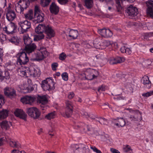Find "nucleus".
<instances>
[{
	"label": "nucleus",
	"instance_id": "obj_34",
	"mask_svg": "<svg viewBox=\"0 0 153 153\" xmlns=\"http://www.w3.org/2000/svg\"><path fill=\"white\" fill-rule=\"evenodd\" d=\"M78 35V32L76 30H71L69 32V36L72 37L73 39H76Z\"/></svg>",
	"mask_w": 153,
	"mask_h": 153
},
{
	"label": "nucleus",
	"instance_id": "obj_28",
	"mask_svg": "<svg viewBox=\"0 0 153 153\" xmlns=\"http://www.w3.org/2000/svg\"><path fill=\"white\" fill-rule=\"evenodd\" d=\"M101 49H104L106 48L111 45H112L110 41L108 40L101 41Z\"/></svg>",
	"mask_w": 153,
	"mask_h": 153
},
{
	"label": "nucleus",
	"instance_id": "obj_27",
	"mask_svg": "<svg viewBox=\"0 0 153 153\" xmlns=\"http://www.w3.org/2000/svg\"><path fill=\"white\" fill-rule=\"evenodd\" d=\"M26 68H19L18 69V72L19 74L21 76H23L25 75L27 76L28 74L27 71L26 70Z\"/></svg>",
	"mask_w": 153,
	"mask_h": 153
},
{
	"label": "nucleus",
	"instance_id": "obj_61",
	"mask_svg": "<svg viewBox=\"0 0 153 153\" xmlns=\"http://www.w3.org/2000/svg\"><path fill=\"white\" fill-rule=\"evenodd\" d=\"M110 150L113 153H120V152L118 150L113 148H111Z\"/></svg>",
	"mask_w": 153,
	"mask_h": 153
},
{
	"label": "nucleus",
	"instance_id": "obj_13",
	"mask_svg": "<svg viewBox=\"0 0 153 153\" xmlns=\"http://www.w3.org/2000/svg\"><path fill=\"white\" fill-rule=\"evenodd\" d=\"M27 72L28 75L33 77H35L40 75V70L38 68H27Z\"/></svg>",
	"mask_w": 153,
	"mask_h": 153
},
{
	"label": "nucleus",
	"instance_id": "obj_59",
	"mask_svg": "<svg viewBox=\"0 0 153 153\" xmlns=\"http://www.w3.org/2000/svg\"><path fill=\"white\" fill-rule=\"evenodd\" d=\"M82 114L84 117L88 118L89 117V114L85 111H82L81 113Z\"/></svg>",
	"mask_w": 153,
	"mask_h": 153
},
{
	"label": "nucleus",
	"instance_id": "obj_47",
	"mask_svg": "<svg viewBox=\"0 0 153 153\" xmlns=\"http://www.w3.org/2000/svg\"><path fill=\"white\" fill-rule=\"evenodd\" d=\"M62 79L65 81H66L68 79V75L66 72H64L62 74Z\"/></svg>",
	"mask_w": 153,
	"mask_h": 153
},
{
	"label": "nucleus",
	"instance_id": "obj_52",
	"mask_svg": "<svg viewBox=\"0 0 153 153\" xmlns=\"http://www.w3.org/2000/svg\"><path fill=\"white\" fill-rule=\"evenodd\" d=\"M66 57V54L64 53L60 54L59 56V59L61 60H64Z\"/></svg>",
	"mask_w": 153,
	"mask_h": 153
},
{
	"label": "nucleus",
	"instance_id": "obj_21",
	"mask_svg": "<svg viewBox=\"0 0 153 153\" xmlns=\"http://www.w3.org/2000/svg\"><path fill=\"white\" fill-rule=\"evenodd\" d=\"M141 82L144 85V86L147 88H150L151 86V82L147 76H144L141 79Z\"/></svg>",
	"mask_w": 153,
	"mask_h": 153
},
{
	"label": "nucleus",
	"instance_id": "obj_5",
	"mask_svg": "<svg viewBox=\"0 0 153 153\" xmlns=\"http://www.w3.org/2000/svg\"><path fill=\"white\" fill-rule=\"evenodd\" d=\"M27 113L29 116L34 119L39 118L41 114L40 111L35 107L27 108Z\"/></svg>",
	"mask_w": 153,
	"mask_h": 153
},
{
	"label": "nucleus",
	"instance_id": "obj_49",
	"mask_svg": "<svg viewBox=\"0 0 153 153\" xmlns=\"http://www.w3.org/2000/svg\"><path fill=\"white\" fill-rule=\"evenodd\" d=\"M123 150L125 152H127L131 150V149L130 146L126 145L123 148Z\"/></svg>",
	"mask_w": 153,
	"mask_h": 153
},
{
	"label": "nucleus",
	"instance_id": "obj_63",
	"mask_svg": "<svg viewBox=\"0 0 153 153\" xmlns=\"http://www.w3.org/2000/svg\"><path fill=\"white\" fill-rule=\"evenodd\" d=\"M126 49L125 47L124 46H123L120 49V50L121 52L122 53H124L126 52Z\"/></svg>",
	"mask_w": 153,
	"mask_h": 153
},
{
	"label": "nucleus",
	"instance_id": "obj_8",
	"mask_svg": "<svg viewBox=\"0 0 153 153\" xmlns=\"http://www.w3.org/2000/svg\"><path fill=\"white\" fill-rule=\"evenodd\" d=\"M4 95L11 99L15 98L16 96V91L13 88L6 87L4 89Z\"/></svg>",
	"mask_w": 153,
	"mask_h": 153
},
{
	"label": "nucleus",
	"instance_id": "obj_43",
	"mask_svg": "<svg viewBox=\"0 0 153 153\" xmlns=\"http://www.w3.org/2000/svg\"><path fill=\"white\" fill-rule=\"evenodd\" d=\"M138 114L136 113L134 115H131L130 117V118L131 121H137L138 119V115H140V113L138 112Z\"/></svg>",
	"mask_w": 153,
	"mask_h": 153
},
{
	"label": "nucleus",
	"instance_id": "obj_1",
	"mask_svg": "<svg viewBox=\"0 0 153 153\" xmlns=\"http://www.w3.org/2000/svg\"><path fill=\"white\" fill-rule=\"evenodd\" d=\"M35 31L37 33H45L47 34L46 37L48 39H50L54 36V32L51 28L43 24H39L36 27Z\"/></svg>",
	"mask_w": 153,
	"mask_h": 153
},
{
	"label": "nucleus",
	"instance_id": "obj_17",
	"mask_svg": "<svg viewBox=\"0 0 153 153\" xmlns=\"http://www.w3.org/2000/svg\"><path fill=\"white\" fill-rule=\"evenodd\" d=\"M98 32L102 36L105 37H110L112 35V33L110 30L105 28L99 29Z\"/></svg>",
	"mask_w": 153,
	"mask_h": 153
},
{
	"label": "nucleus",
	"instance_id": "obj_7",
	"mask_svg": "<svg viewBox=\"0 0 153 153\" xmlns=\"http://www.w3.org/2000/svg\"><path fill=\"white\" fill-rule=\"evenodd\" d=\"M16 56L18 58L17 64L18 65H24L26 64L29 61V59L25 52L18 53Z\"/></svg>",
	"mask_w": 153,
	"mask_h": 153
},
{
	"label": "nucleus",
	"instance_id": "obj_57",
	"mask_svg": "<svg viewBox=\"0 0 153 153\" xmlns=\"http://www.w3.org/2000/svg\"><path fill=\"white\" fill-rule=\"evenodd\" d=\"M108 107L110 108V107L108 103H104V104L102 105L101 106V108L103 109H106Z\"/></svg>",
	"mask_w": 153,
	"mask_h": 153
},
{
	"label": "nucleus",
	"instance_id": "obj_20",
	"mask_svg": "<svg viewBox=\"0 0 153 153\" xmlns=\"http://www.w3.org/2000/svg\"><path fill=\"white\" fill-rule=\"evenodd\" d=\"M114 123L116 126L119 127H123L126 124L125 120L123 118H117L114 119Z\"/></svg>",
	"mask_w": 153,
	"mask_h": 153
},
{
	"label": "nucleus",
	"instance_id": "obj_37",
	"mask_svg": "<svg viewBox=\"0 0 153 153\" xmlns=\"http://www.w3.org/2000/svg\"><path fill=\"white\" fill-rule=\"evenodd\" d=\"M96 121L102 125H107L108 123V120L104 118L98 117Z\"/></svg>",
	"mask_w": 153,
	"mask_h": 153
},
{
	"label": "nucleus",
	"instance_id": "obj_14",
	"mask_svg": "<svg viewBox=\"0 0 153 153\" xmlns=\"http://www.w3.org/2000/svg\"><path fill=\"white\" fill-rule=\"evenodd\" d=\"M19 24L22 29L21 32L22 33L27 32L28 29L31 27L30 23L27 20L20 22H19Z\"/></svg>",
	"mask_w": 153,
	"mask_h": 153
},
{
	"label": "nucleus",
	"instance_id": "obj_39",
	"mask_svg": "<svg viewBox=\"0 0 153 153\" xmlns=\"http://www.w3.org/2000/svg\"><path fill=\"white\" fill-rule=\"evenodd\" d=\"M37 35L34 36L33 40L34 41H38L44 39L45 35L42 33H37Z\"/></svg>",
	"mask_w": 153,
	"mask_h": 153
},
{
	"label": "nucleus",
	"instance_id": "obj_10",
	"mask_svg": "<svg viewBox=\"0 0 153 153\" xmlns=\"http://www.w3.org/2000/svg\"><path fill=\"white\" fill-rule=\"evenodd\" d=\"M65 104L66 111L65 113H63L62 115L65 117L68 118L71 116L72 113L73 105L72 102L69 101H66Z\"/></svg>",
	"mask_w": 153,
	"mask_h": 153
},
{
	"label": "nucleus",
	"instance_id": "obj_38",
	"mask_svg": "<svg viewBox=\"0 0 153 153\" xmlns=\"http://www.w3.org/2000/svg\"><path fill=\"white\" fill-rule=\"evenodd\" d=\"M93 44L95 48L101 49V41H100L99 39H96L94 41Z\"/></svg>",
	"mask_w": 153,
	"mask_h": 153
},
{
	"label": "nucleus",
	"instance_id": "obj_11",
	"mask_svg": "<svg viewBox=\"0 0 153 153\" xmlns=\"http://www.w3.org/2000/svg\"><path fill=\"white\" fill-rule=\"evenodd\" d=\"M126 12L128 16H129L130 18L131 19H133L138 13L137 8L132 5H130L128 7L126 10Z\"/></svg>",
	"mask_w": 153,
	"mask_h": 153
},
{
	"label": "nucleus",
	"instance_id": "obj_22",
	"mask_svg": "<svg viewBox=\"0 0 153 153\" xmlns=\"http://www.w3.org/2000/svg\"><path fill=\"white\" fill-rule=\"evenodd\" d=\"M16 28L15 24L13 23H11L7 27H6L4 28V30L8 34L12 33Z\"/></svg>",
	"mask_w": 153,
	"mask_h": 153
},
{
	"label": "nucleus",
	"instance_id": "obj_58",
	"mask_svg": "<svg viewBox=\"0 0 153 153\" xmlns=\"http://www.w3.org/2000/svg\"><path fill=\"white\" fill-rule=\"evenodd\" d=\"M5 138L1 137L0 138V146H2L4 144V142L5 141Z\"/></svg>",
	"mask_w": 153,
	"mask_h": 153
},
{
	"label": "nucleus",
	"instance_id": "obj_35",
	"mask_svg": "<svg viewBox=\"0 0 153 153\" xmlns=\"http://www.w3.org/2000/svg\"><path fill=\"white\" fill-rule=\"evenodd\" d=\"M56 115V112L53 111L48 113L45 116V118L48 120H51L55 117Z\"/></svg>",
	"mask_w": 153,
	"mask_h": 153
},
{
	"label": "nucleus",
	"instance_id": "obj_23",
	"mask_svg": "<svg viewBox=\"0 0 153 153\" xmlns=\"http://www.w3.org/2000/svg\"><path fill=\"white\" fill-rule=\"evenodd\" d=\"M59 7L54 2H52L50 5V10L51 12L54 14H57L59 11Z\"/></svg>",
	"mask_w": 153,
	"mask_h": 153
},
{
	"label": "nucleus",
	"instance_id": "obj_19",
	"mask_svg": "<svg viewBox=\"0 0 153 153\" xmlns=\"http://www.w3.org/2000/svg\"><path fill=\"white\" fill-rule=\"evenodd\" d=\"M14 114L16 116L24 120H26L27 115L22 110L16 109L14 111Z\"/></svg>",
	"mask_w": 153,
	"mask_h": 153
},
{
	"label": "nucleus",
	"instance_id": "obj_33",
	"mask_svg": "<svg viewBox=\"0 0 153 153\" xmlns=\"http://www.w3.org/2000/svg\"><path fill=\"white\" fill-rule=\"evenodd\" d=\"M87 71L92 74L94 79L96 78L99 75L98 71L93 68H89L88 69Z\"/></svg>",
	"mask_w": 153,
	"mask_h": 153
},
{
	"label": "nucleus",
	"instance_id": "obj_56",
	"mask_svg": "<svg viewBox=\"0 0 153 153\" xmlns=\"http://www.w3.org/2000/svg\"><path fill=\"white\" fill-rule=\"evenodd\" d=\"M59 3L61 4H65L68 2V0H58Z\"/></svg>",
	"mask_w": 153,
	"mask_h": 153
},
{
	"label": "nucleus",
	"instance_id": "obj_44",
	"mask_svg": "<svg viewBox=\"0 0 153 153\" xmlns=\"http://www.w3.org/2000/svg\"><path fill=\"white\" fill-rule=\"evenodd\" d=\"M127 75H125V74H117V76L119 77L123 81H125L126 80V78H127Z\"/></svg>",
	"mask_w": 153,
	"mask_h": 153
},
{
	"label": "nucleus",
	"instance_id": "obj_62",
	"mask_svg": "<svg viewBox=\"0 0 153 153\" xmlns=\"http://www.w3.org/2000/svg\"><path fill=\"white\" fill-rule=\"evenodd\" d=\"M27 84L28 86H32V80L30 79H28L27 80Z\"/></svg>",
	"mask_w": 153,
	"mask_h": 153
},
{
	"label": "nucleus",
	"instance_id": "obj_2",
	"mask_svg": "<svg viewBox=\"0 0 153 153\" xmlns=\"http://www.w3.org/2000/svg\"><path fill=\"white\" fill-rule=\"evenodd\" d=\"M23 40L25 45V48L27 53H29L33 51L36 48L34 44H31L32 41L28 35H24Z\"/></svg>",
	"mask_w": 153,
	"mask_h": 153
},
{
	"label": "nucleus",
	"instance_id": "obj_24",
	"mask_svg": "<svg viewBox=\"0 0 153 153\" xmlns=\"http://www.w3.org/2000/svg\"><path fill=\"white\" fill-rule=\"evenodd\" d=\"M16 15L13 11H8L6 14V18L9 21H12L16 17Z\"/></svg>",
	"mask_w": 153,
	"mask_h": 153
},
{
	"label": "nucleus",
	"instance_id": "obj_54",
	"mask_svg": "<svg viewBox=\"0 0 153 153\" xmlns=\"http://www.w3.org/2000/svg\"><path fill=\"white\" fill-rule=\"evenodd\" d=\"M91 149L93 150L94 152H95L97 153H101V151L98 149L95 146H91Z\"/></svg>",
	"mask_w": 153,
	"mask_h": 153
},
{
	"label": "nucleus",
	"instance_id": "obj_45",
	"mask_svg": "<svg viewBox=\"0 0 153 153\" xmlns=\"http://www.w3.org/2000/svg\"><path fill=\"white\" fill-rule=\"evenodd\" d=\"M40 13H42L39 8V7L38 6H36L34 9V16H36L37 14H38Z\"/></svg>",
	"mask_w": 153,
	"mask_h": 153
},
{
	"label": "nucleus",
	"instance_id": "obj_48",
	"mask_svg": "<svg viewBox=\"0 0 153 153\" xmlns=\"http://www.w3.org/2000/svg\"><path fill=\"white\" fill-rule=\"evenodd\" d=\"M98 118L96 116H95L93 114H89V117L88 118L89 120L91 119L93 121H96L97 119H98Z\"/></svg>",
	"mask_w": 153,
	"mask_h": 153
},
{
	"label": "nucleus",
	"instance_id": "obj_41",
	"mask_svg": "<svg viewBox=\"0 0 153 153\" xmlns=\"http://www.w3.org/2000/svg\"><path fill=\"white\" fill-rule=\"evenodd\" d=\"M85 6L88 9H90L92 7L93 2V0H85Z\"/></svg>",
	"mask_w": 153,
	"mask_h": 153
},
{
	"label": "nucleus",
	"instance_id": "obj_42",
	"mask_svg": "<svg viewBox=\"0 0 153 153\" xmlns=\"http://www.w3.org/2000/svg\"><path fill=\"white\" fill-rule=\"evenodd\" d=\"M51 1V0H41L40 4L43 7H47L49 5Z\"/></svg>",
	"mask_w": 153,
	"mask_h": 153
},
{
	"label": "nucleus",
	"instance_id": "obj_15",
	"mask_svg": "<svg viewBox=\"0 0 153 153\" xmlns=\"http://www.w3.org/2000/svg\"><path fill=\"white\" fill-rule=\"evenodd\" d=\"M18 88L21 91L24 93H30L34 90V88L32 86H28L26 83H23L19 85Z\"/></svg>",
	"mask_w": 153,
	"mask_h": 153
},
{
	"label": "nucleus",
	"instance_id": "obj_64",
	"mask_svg": "<svg viewBox=\"0 0 153 153\" xmlns=\"http://www.w3.org/2000/svg\"><path fill=\"white\" fill-rule=\"evenodd\" d=\"M105 88L104 86L102 85L101 86L99 87V88L98 90V91H105Z\"/></svg>",
	"mask_w": 153,
	"mask_h": 153
},
{
	"label": "nucleus",
	"instance_id": "obj_18",
	"mask_svg": "<svg viewBox=\"0 0 153 153\" xmlns=\"http://www.w3.org/2000/svg\"><path fill=\"white\" fill-rule=\"evenodd\" d=\"M147 13L148 16L153 18V1H149L147 3Z\"/></svg>",
	"mask_w": 153,
	"mask_h": 153
},
{
	"label": "nucleus",
	"instance_id": "obj_6",
	"mask_svg": "<svg viewBox=\"0 0 153 153\" xmlns=\"http://www.w3.org/2000/svg\"><path fill=\"white\" fill-rule=\"evenodd\" d=\"M28 2L26 0H20L16 5L15 9L17 12L23 13L24 9H26L28 6Z\"/></svg>",
	"mask_w": 153,
	"mask_h": 153
},
{
	"label": "nucleus",
	"instance_id": "obj_26",
	"mask_svg": "<svg viewBox=\"0 0 153 153\" xmlns=\"http://www.w3.org/2000/svg\"><path fill=\"white\" fill-rule=\"evenodd\" d=\"M0 125L2 128L7 130L10 127L12 126V124L10 122L3 121L1 123Z\"/></svg>",
	"mask_w": 153,
	"mask_h": 153
},
{
	"label": "nucleus",
	"instance_id": "obj_9",
	"mask_svg": "<svg viewBox=\"0 0 153 153\" xmlns=\"http://www.w3.org/2000/svg\"><path fill=\"white\" fill-rule=\"evenodd\" d=\"M71 147L74 153H85L86 152V149L84 144L72 145Z\"/></svg>",
	"mask_w": 153,
	"mask_h": 153
},
{
	"label": "nucleus",
	"instance_id": "obj_16",
	"mask_svg": "<svg viewBox=\"0 0 153 153\" xmlns=\"http://www.w3.org/2000/svg\"><path fill=\"white\" fill-rule=\"evenodd\" d=\"M47 55V52L46 51V49H40V50L39 51L36 55V59L37 60H42Z\"/></svg>",
	"mask_w": 153,
	"mask_h": 153
},
{
	"label": "nucleus",
	"instance_id": "obj_25",
	"mask_svg": "<svg viewBox=\"0 0 153 153\" xmlns=\"http://www.w3.org/2000/svg\"><path fill=\"white\" fill-rule=\"evenodd\" d=\"M44 14L42 13H40L36 16H34V20H33V22H36L37 23L42 22L44 20Z\"/></svg>",
	"mask_w": 153,
	"mask_h": 153
},
{
	"label": "nucleus",
	"instance_id": "obj_50",
	"mask_svg": "<svg viewBox=\"0 0 153 153\" xmlns=\"http://www.w3.org/2000/svg\"><path fill=\"white\" fill-rule=\"evenodd\" d=\"M85 78L86 79L89 80H92L94 79V78L93 76H92V74H91V73H90V74L89 75H88L87 76H85Z\"/></svg>",
	"mask_w": 153,
	"mask_h": 153
},
{
	"label": "nucleus",
	"instance_id": "obj_12",
	"mask_svg": "<svg viewBox=\"0 0 153 153\" xmlns=\"http://www.w3.org/2000/svg\"><path fill=\"white\" fill-rule=\"evenodd\" d=\"M36 99L34 95L26 96L21 98V101L24 104L31 105L35 101Z\"/></svg>",
	"mask_w": 153,
	"mask_h": 153
},
{
	"label": "nucleus",
	"instance_id": "obj_60",
	"mask_svg": "<svg viewBox=\"0 0 153 153\" xmlns=\"http://www.w3.org/2000/svg\"><path fill=\"white\" fill-rule=\"evenodd\" d=\"M74 96V94L72 92H71L68 94V97L69 99H71Z\"/></svg>",
	"mask_w": 153,
	"mask_h": 153
},
{
	"label": "nucleus",
	"instance_id": "obj_53",
	"mask_svg": "<svg viewBox=\"0 0 153 153\" xmlns=\"http://www.w3.org/2000/svg\"><path fill=\"white\" fill-rule=\"evenodd\" d=\"M6 0H0V6L4 8L6 5Z\"/></svg>",
	"mask_w": 153,
	"mask_h": 153
},
{
	"label": "nucleus",
	"instance_id": "obj_32",
	"mask_svg": "<svg viewBox=\"0 0 153 153\" xmlns=\"http://www.w3.org/2000/svg\"><path fill=\"white\" fill-rule=\"evenodd\" d=\"M33 12L32 10H30L28 12L25 14V16L26 19L29 20H31L33 19Z\"/></svg>",
	"mask_w": 153,
	"mask_h": 153
},
{
	"label": "nucleus",
	"instance_id": "obj_30",
	"mask_svg": "<svg viewBox=\"0 0 153 153\" xmlns=\"http://www.w3.org/2000/svg\"><path fill=\"white\" fill-rule=\"evenodd\" d=\"M124 60V59L123 58L118 57L114 59L113 60H111L110 62L111 64H116L118 63H120Z\"/></svg>",
	"mask_w": 153,
	"mask_h": 153
},
{
	"label": "nucleus",
	"instance_id": "obj_4",
	"mask_svg": "<svg viewBox=\"0 0 153 153\" xmlns=\"http://www.w3.org/2000/svg\"><path fill=\"white\" fill-rule=\"evenodd\" d=\"M37 101L40 104V106L42 110H45L48 107L47 105L48 102V98L45 95H38Z\"/></svg>",
	"mask_w": 153,
	"mask_h": 153
},
{
	"label": "nucleus",
	"instance_id": "obj_51",
	"mask_svg": "<svg viewBox=\"0 0 153 153\" xmlns=\"http://www.w3.org/2000/svg\"><path fill=\"white\" fill-rule=\"evenodd\" d=\"M6 40V36L3 34H1L0 35V40L1 42H2L3 41Z\"/></svg>",
	"mask_w": 153,
	"mask_h": 153
},
{
	"label": "nucleus",
	"instance_id": "obj_55",
	"mask_svg": "<svg viewBox=\"0 0 153 153\" xmlns=\"http://www.w3.org/2000/svg\"><path fill=\"white\" fill-rule=\"evenodd\" d=\"M153 92L150 91L147 92L146 93H144L142 94V96L144 97H149L152 95Z\"/></svg>",
	"mask_w": 153,
	"mask_h": 153
},
{
	"label": "nucleus",
	"instance_id": "obj_40",
	"mask_svg": "<svg viewBox=\"0 0 153 153\" xmlns=\"http://www.w3.org/2000/svg\"><path fill=\"white\" fill-rule=\"evenodd\" d=\"M77 126L79 127H82L84 130H85V128H87L88 131H91L93 130V128H91L90 126L88 125L86 126L84 123H81L80 125H78Z\"/></svg>",
	"mask_w": 153,
	"mask_h": 153
},
{
	"label": "nucleus",
	"instance_id": "obj_3",
	"mask_svg": "<svg viewBox=\"0 0 153 153\" xmlns=\"http://www.w3.org/2000/svg\"><path fill=\"white\" fill-rule=\"evenodd\" d=\"M55 84L51 77L47 78L42 81L41 87L44 91H51L54 89Z\"/></svg>",
	"mask_w": 153,
	"mask_h": 153
},
{
	"label": "nucleus",
	"instance_id": "obj_31",
	"mask_svg": "<svg viewBox=\"0 0 153 153\" xmlns=\"http://www.w3.org/2000/svg\"><path fill=\"white\" fill-rule=\"evenodd\" d=\"M9 144L10 146L12 147L17 149L21 148V145L18 141H10Z\"/></svg>",
	"mask_w": 153,
	"mask_h": 153
},
{
	"label": "nucleus",
	"instance_id": "obj_46",
	"mask_svg": "<svg viewBox=\"0 0 153 153\" xmlns=\"http://www.w3.org/2000/svg\"><path fill=\"white\" fill-rule=\"evenodd\" d=\"M9 40L11 42L15 43L16 44H17L19 41V40L17 39V38L15 36L12 37Z\"/></svg>",
	"mask_w": 153,
	"mask_h": 153
},
{
	"label": "nucleus",
	"instance_id": "obj_29",
	"mask_svg": "<svg viewBox=\"0 0 153 153\" xmlns=\"http://www.w3.org/2000/svg\"><path fill=\"white\" fill-rule=\"evenodd\" d=\"M8 115V111L6 109H3L0 111V119L6 118Z\"/></svg>",
	"mask_w": 153,
	"mask_h": 153
},
{
	"label": "nucleus",
	"instance_id": "obj_36",
	"mask_svg": "<svg viewBox=\"0 0 153 153\" xmlns=\"http://www.w3.org/2000/svg\"><path fill=\"white\" fill-rule=\"evenodd\" d=\"M125 0H116V3L117 4L116 5L117 11L119 12H121L122 9V7L121 5L120 2L122 3Z\"/></svg>",
	"mask_w": 153,
	"mask_h": 153
}]
</instances>
